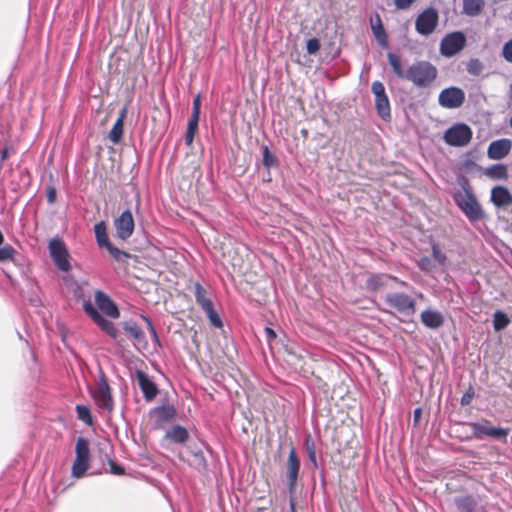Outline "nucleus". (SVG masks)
<instances>
[{"label": "nucleus", "instance_id": "7", "mask_svg": "<svg viewBox=\"0 0 512 512\" xmlns=\"http://www.w3.org/2000/svg\"><path fill=\"white\" fill-rule=\"evenodd\" d=\"M443 139L450 146L463 147L471 141L472 130L468 125L458 123L445 131Z\"/></svg>", "mask_w": 512, "mask_h": 512}, {"label": "nucleus", "instance_id": "50", "mask_svg": "<svg viewBox=\"0 0 512 512\" xmlns=\"http://www.w3.org/2000/svg\"><path fill=\"white\" fill-rule=\"evenodd\" d=\"M416 0H394L395 6L398 9L404 10L409 8Z\"/></svg>", "mask_w": 512, "mask_h": 512}, {"label": "nucleus", "instance_id": "38", "mask_svg": "<svg viewBox=\"0 0 512 512\" xmlns=\"http://www.w3.org/2000/svg\"><path fill=\"white\" fill-rule=\"evenodd\" d=\"M109 253L111 254V256L118 262H121L123 261L124 259L126 258H129L130 257V254L123 251V250H120L119 248L115 247L112 245V243L106 248Z\"/></svg>", "mask_w": 512, "mask_h": 512}, {"label": "nucleus", "instance_id": "11", "mask_svg": "<svg viewBox=\"0 0 512 512\" xmlns=\"http://www.w3.org/2000/svg\"><path fill=\"white\" fill-rule=\"evenodd\" d=\"M465 101L464 92L457 87H449L442 90L438 97V102L445 108H458Z\"/></svg>", "mask_w": 512, "mask_h": 512}, {"label": "nucleus", "instance_id": "19", "mask_svg": "<svg viewBox=\"0 0 512 512\" xmlns=\"http://www.w3.org/2000/svg\"><path fill=\"white\" fill-rule=\"evenodd\" d=\"M125 332L134 339V344L138 349H146L147 342L144 332L135 322H126L124 324Z\"/></svg>", "mask_w": 512, "mask_h": 512}, {"label": "nucleus", "instance_id": "46", "mask_svg": "<svg viewBox=\"0 0 512 512\" xmlns=\"http://www.w3.org/2000/svg\"><path fill=\"white\" fill-rule=\"evenodd\" d=\"M142 318L145 320V322L147 323V326H148V329L151 333V336L154 340V343L155 345L157 346H160V341H159V338H158V335H157V332L152 324V322L149 320V318L145 317V316H142Z\"/></svg>", "mask_w": 512, "mask_h": 512}, {"label": "nucleus", "instance_id": "2", "mask_svg": "<svg viewBox=\"0 0 512 512\" xmlns=\"http://www.w3.org/2000/svg\"><path fill=\"white\" fill-rule=\"evenodd\" d=\"M65 286L73 294V296L83 301L84 312L109 336L112 338L117 337V330L114 324L104 318L98 311V309L91 303L90 299L85 298L83 286L87 285V282L79 283L72 276H65L63 278Z\"/></svg>", "mask_w": 512, "mask_h": 512}, {"label": "nucleus", "instance_id": "45", "mask_svg": "<svg viewBox=\"0 0 512 512\" xmlns=\"http://www.w3.org/2000/svg\"><path fill=\"white\" fill-rule=\"evenodd\" d=\"M417 264L419 269L424 272H429L433 268V263L431 259L426 256L422 257Z\"/></svg>", "mask_w": 512, "mask_h": 512}, {"label": "nucleus", "instance_id": "57", "mask_svg": "<svg viewBox=\"0 0 512 512\" xmlns=\"http://www.w3.org/2000/svg\"><path fill=\"white\" fill-rule=\"evenodd\" d=\"M398 285L402 286V287H406L408 286V283L405 282V281H402L400 279H398V281H395Z\"/></svg>", "mask_w": 512, "mask_h": 512}, {"label": "nucleus", "instance_id": "48", "mask_svg": "<svg viewBox=\"0 0 512 512\" xmlns=\"http://www.w3.org/2000/svg\"><path fill=\"white\" fill-rule=\"evenodd\" d=\"M199 116L200 115H195V114H192L189 121H188V125H187V130L188 131H194L196 132L197 129H198V122H199Z\"/></svg>", "mask_w": 512, "mask_h": 512}, {"label": "nucleus", "instance_id": "31", "mask_svg": "<svg viewBox=\"0 0 512 512\" xmlns=\"http://www.w3.org/2000/svg\"><path fill=\"white\" fill-rule=\"evenodd\" d=\"M510 320L502 311H496L493 315V327L495 331H501L508 326Z\"/></svg>", "mask_w": 512, "mask_h": 512}, {"label": "nucleus", "instance_id": "59", "mask_svg": "<svg viewBox=\"0 0 512 512\" xmlns=\"http://www.w3.org/2000/svg\"><path fill=\"white\" fill-rule=\"evenodd\" d=\"M510 125H511V127H512V116H511V119H510Z\"/></svg>", "mask_w": 512, "mask_h": 512}, {"label": "nucleus", "instance_id": "43", "mask_svg": "<svg viewBox=\"0 0 512 512\" xmlns=\"http://www.w3.org/2000/svg\"><path fill=\"white\" fill-rule=\"evenodd\" d=\"M502 57L509 63H512V38L504 43L502 47Z\"/></svg>", "mask_w": 512, "mask_h": 512}, {"label": "nucleus", "instance_id": "44", "mask_svg": "<svg viewBox=\"0 0 512 512\" xmlns=\"http://www.w3.org/2000/svg\"><path fill=\"white\" fill-rule=\"evenodd\" d=\"M320 49V42L317 38H311L306 43V50L309 54H315Z\"/></svg>", "mask_w": 512, "mask_h": 512}, {"label": "nucleus", "instance_id": "3", "mask_svg": "<svg viewBox=\"0 0 512 512\" xmlns=\"http://www.w3.org/2000/svg\"><path fill=\"white\" fill-rule=\"evenodd\" d=\"M460 185L461 189L455 190L452 194L456 206L470 223L476 224L477 222L485 221L487 215L468 181L463 180Z\"/></svg>", "mask_w": 512, "mask_h": 512}, {"label": "nucleus", "instance_id": "23", "mask_svg": "<svg viewBox=\"0 0 512 512\" xmlns=\"http://www.w3.org/2000/svg\"><path fill=\"white\" fill-rule=\"evenodd\" d=\"M371 30L374 37L382 48L388 47V38L386 31L383 27L381 18L378 14L375 16V20H371Z\"/></svg>", "mask_w": 512, "mask_h": 512}, {"label": "nucleus", "instance_id": "13", "mask_svg": "<svg viewBox=\"0 0 512 512\" xmlns=\"http://www.w3.org/2000/svg\"><path fill=\"white\" fill-rule=\"evenodd\" d=\"M94 300L97 308L103 314L113 319L119 318L120 312L118 307L106 293L101 290L95 291Z\"/></svg>", "mask_w": 512, "mask_h": 512}, {"label": "nucleus", "instance_id": "34", "mask_svg": "<svg viewBox=\"0 0 512 512\" xmlns=\"http://www.w3.org/2000/svg\"><path fill=\"white\" fill-rule=\"evenodd\" d=\"M76 412L78 419L84 422L86 425L93 424V418L87 406L81 404L76 405Z\"/></svg>", "mask_w": 512, "mask_h": 512}, {"label": "nucleus", "instance_id": "58", "mask_svg": "<svg viewBox=\"0 0 512 512\" xmlns=\"http://www.w3.org/2000/svg\"><path fill=\"white\" fill-rule=\"evenodd\" d=\"M290 509H291V512H296L295 505H294L293 501L290 502Z\"/></svg>", "mask_w": 512, "mask_h": 512}, {"label": "nucleus", "instance_id": "28", "mask_svg": "<svg viewBox=\"0 0 512 512\" xmlns=\"http://www.w3.org/2000/svg\"><path fill=\"white\" fill-rule=\"evenodd\" d=\"M155 414L159 421L169 422L175 417L176 410L173 406L163 405L155 408Z\"/></svg>", "mask_w": 512, "mask_h": 512}, {"label": "nucleus", "instance_id": "40", "mask_svg": "<svg viewBox=\"0 0 512 512\" xmlns=\"http://www.w3.org/2000/svg\"><path fill=\"white\" fill-rule=\"evenodd\" d=\"M432 254L434 259L441 265H445L447 261L446 255L441 251L438 244L433 243L432 244Z\"/></svg>", "mask_w": 512, "mask_h": 512}, {"label": "nucleus", "instance_id": "51", "mask_svg": "<svg viewBox=\"0 0 512 512\" xmlns=\"http://www.w3.org/2000/svg\"><path fill=\"white\" fill-rule=\"evenodd\" d=\"M56 189L55 187L51 186L47 190V201L49 204H53L56 201Z\"/></svg>", "mask_w": 512, "mask_h": 512}, {"label": "nucleus", "instance_id": "9", "mask_svg": "<svg viewBox=\"0 0 512 512\" xmlns=\"http://www.w3.org/2000/svg\"><path fill=\"white\" fill-rule=\"evenodd\" d=\"M466 45L463 32L456 31L447 34L440 43V53L445 57H452L459 53Z\"/></svg>", "mask_w": 512, "mask_h": 512}, {"label": "nucleus", "instance_id": "32", "mask_svg": "<svg viewBox=\"0 0 512 512\" xmlns=\"http://www.w3.org/2000/svg\"><path fill=\"white\" fill-rule=\"evenodd\" d=\"M466 70L472 76H479L484 70V65L478 58H471L466 64Z\"/></svg>", "mask_w": 512, "mask_h": 512}, {"label": "nucleus", "instance_id": "47", "mask_svg": "<svg viewBox=\"0 0 512 512\" xmlns=\"http://www.w3.org/2000/svg\"><path fill=\"white\" fill-rule=\"evenodd\" d=\"M108 464L110 468V473L114 475H123L125 473L124 468L118 465L116 462L109 460Z\"/></svg>", "mask_w": 512, "mask_h": 512}, {"label": "nucleus", "instance_id": "33", "mask_svg": "<svg viewBox=\"0 0 512 512\" xmlns=\"http://www.w3.org/2000/svg\"><path fill=\"white\" fill-rule=\"evenodd\" d=\"M304 445H305V449H306V452L308 454L309 460L316 467L317 466L316 447H315L314 440H313V438H312V436L310 434H308L305 437Z\"/></svg>", "mask_w": 512, "mask_h": 512}, {"label": "nucleus", "instance_id": "55", "mask_svg": "<svg viewBox=\"0 0 512 512\" xmlns=\"http://www.w3.org/2000/svg\"><path fill=\"white\" fill-rule=\"evenodd\" d=\"M9 156V148L5 146L1 151L0 162L3 163Z\"/></svg>", "mask_w": 512, "mask_h": 512}, {"label": "nucleus", "instance_id": "30", "mask_svg": "<svg viewBox=\"0 0 512 512\" xmlns=\"http://www.w3.org/2000/svg\"><path fill=\"white\" fill-rule=\"evenodd\" d=\"M194 295L196 302L200 305L202 310L212 305L211 300L207 297L206 290L199 283L194 285Z\"/></svg>", "mask_w": 512, "mask_h": 512}, {"label": "nucleus", "instance_id": "27", "mask_svg": "<svg viewBox=\"0 0 512 512\" xmlns=\"http://www.w3.org/2000/svg\"><path fill=\"white\" fill-rule=\"evenodd\" d=\"M455 503L461 512H474L477 507V501L472 496L458 497Z\"/></svg>", "mask_w": 512, "mask_h": 512}, {"label": "nucleus", "instance_id": "29", "mask_svg": "<svg viewBox=\"0 0 512 512\" xmlns=\"http://www.w3.org/2000/svg\"><path fill=\"white\" fill-rule=\"evenodd\" d=\"M375 107L378 115L382 119L386 120L390 118V103L387 95L382 98L375 99Z\"/></svg>", "mask_w": 512, "mask_h": 512}, {"label": "nucleus", "instance_id": "22", "mask_svg": "<svg viewBox=\"0 0 512 512\" xmlns=\"http://www.w3.org/2000/svg\"><path fill=\"white\" fill-rule=\"evenodd\" d=\"M165 439L175 444H183L189 439V432L181 425H174L165 433Z\"/></svg>", "mask_w": 512, "mask_h": 512}, {"label": "nucleus", "instance_id": "6", "mask_svg": "<svg viewBox=\"0 0 512 512\" xmlns=\"http://www.w3.org/2000/svg\"><path fill=\"white\" fill-rule=\"evenodd\" d=\"M75 452L76 457L72 465V475L81 478L89 467L90 449L88 440L79 437L76 441Z\"/></svg>", "mask_w": 512, "mask_h": 512}, {"label": "nucleus", "instance_id": "24", "mask_svg": "<svg viewBox=\"0 0 512 512\" xmlns=\"http://www.w3.org/2000/svg\"><path fill=\"white\" fill-rule=\"evenodd\" d=\"M389 280L398 281V278L388 274H372L366 281V286L371 291H376L387 285Z\"/></svg>", "mask_w": 512, "mask_h": 512}, {"label": "nucleus", "instance_id": "56", "mask_svg": "<svg viewBox=\"0 0 512 512\" xmlns=\"http://www.w3.org/2000/svg\"><path fill=\"white\" fill-rule=\"evenodd\" d=\"M421 415V409L420 408H417L414 410V419L415 421H417V419L420 417Z\"/></svg>", "mask_w": 512, "mask_h": 512}, {"label": "nucleus", "instance_id": "10", "mask_svg": "<svg viewBox=\"0 0 512 512\" xmlns=\"http://www.w3.org/2000/svg\"><path fill=\"white\" fill-rule=\"evenodd\" d=\"M469 426L471 427L472 434L478 439L488 436L493 439L505 440L508 435L507 429L491 426L487 421L472 422Z\"/></svg>", "mask_w": 512, "mask_h": 512}, {"label": "nucleus", "instance_id": "49", "mask_svg": "<svg viewBox=\"0 0 512 512\" xmlns=\"http://www.w3.org/2000/svg\"><path fill=\"white\" fill-rule=\"evenodd\" d=\"M201 96L197 94L193 99L192 114L200 115Z\"/></svg>", "mask_w": 512, "mask_h": 512}, {"label": "nucleus", "instance_id": "52", "mask_svg": "<svg viewBox=\"0 0 512 512\" xmlns=\"http://www.w3.org/2000/svg\"><path fill=\"white\" fill-rule=\"evenodd\" d=\"M473 396H474V393H473L472 391H468V392H466V393L462 396V398H461V404H462V405H468V404H470V402H471V400H472Z\"/></svg>", "mask_w": 512, "mask_h": 512}, {"label": "nucleus", "instance_id": "20", "mask_svg": "<svg viewBox=\"0 0 512 512\" xmlns=\"http://www.w3.org/2000/svg\"><path fill=\"white\" fill-rule=\"evenodd\" d=\"M421 322L430 329H438L444 323V317L439 311L424 310L421 315Z\"/></svg>", "mask_w": 512, "mask_h": 512}, {"label": "nucleus", "instance_id": "54", "mask_svg": "<svg viewBox=\"0 0 512 512\" xmlns=\"http://www.w3.org/2000/svg\"><path fill=\"white\" fill-rule=\"evenodd\" d=\"M265 334H266V337H267V339H268L269 341H271V340H273V339H275V338H276V333H275V331H274L272 328H270V327H266V328H265Z\"/></svg>", "mask_w": 512, "mask_h": 512}, {"label": "nucleus", "instance_id": "5", "mask_svg": "<svg viewBox=\"0 0 512 512\" xmlns=\"http://www.w3.org/2000/svg\"><path fill=\"white\" fill-rule=\"evenodd\" d=\"M385 303L398 313L405 316H412L416 312L415 300L402 292H391L386 294Z\"/></svg>", "mask_w": 512, "mask_h": 512}, {"label": "nucleus", "instance_id": "42", "mask_svg": "<svg viewBox=\"0 0 512 512\" xmlns=\"http://www.w3.org/2000/svg\"><path fill=\"white\" fill-rule=\"evenodd\" d=\"M193 457H194V465L196 466V468L198 470H203L206 468V459L201 450L194 452Z\"/></svg>", "mask_w": 512, "mask_h": 512}, {"label": "nucleus", "instance_id": "37", "mask_svg": "<svg viewBox=\"0 0 512 512\" xmlns=\"http://www.w3.org/2000/svg\"><path fill=\"white\" fill-rule=\"evenodd\" d=\"M17 251L11 245L0 248V262L13 261Z\"/></svg>", "mask_w": 512, "mask_h": 512}, {"label": "nucleus", "instance_id": "25", "mask_svg": "<svg viewBox=\"0 0 512 512\" xmlns=\"http://www.w3.org/2000/svg\"><path fill=\"white\" fill-rule=\"evenodd\" d=\"M484 7V0H463L462 14L469 17H477L482 13Z\"/></svg>", "mask_w": 512, "mask_h": 512}, {"label": "nucleus", "instance_id": "21", "mask_svg": "<svg viewBox=\"0 0 512 512\" xmlns=\"http://www.w3.org/2000/svg\"><path fill=\"white\" fill-rule=\"evenodd\" d=\"M128 109L127 107H123L120 112L119 116L114 123L112 129L109 132V139L114 144H117L120 142L122 135H123V126H124V120L127 116Z\"/></svg>", "mask_w": 512, "mask_h": 512}, {"label": "nucleus", "instance_id": "12", "mask_svg": "<svg viewBox=\"0 0 512 512\" xmlns=\"http://www.w3.org/2000/svg\"><path fill=\"white\" fill-rule=\"evenodd\" d=\"M114 226L116 229V235L119 239L126 240L130 238L135 227L132 212L129 209L123 211L115 220Z\"/></svg>", "mask_w": 512, "mask_h": 512}, {"label": "nucleus", "instance_id": "35", "mask_svg": "<svg viewBox=\"0 0 512 512\" xmlns=\"http://www.w3.org/2000/svg\"><path fill=\"white\" fill-rule=\"evenodd\" d=\"M203 311L206 313L211 325L216 328H222L223 322L218 313L214 310L213 304L208 308L203 309Z\"/></svg>", "mask_w": 512, "mask_h": 512}, {"label": "nucleus", "instance_id": "4", "mask_svg": "<svg viewBox=\"0 0 512 512\" xmlns=\"http://www.w3.org/2000/svg\"><path fill=\"white\" fill-rule=\"evenodd\" d=\"M48 250L50 257L58 270L69 272L72 269L69 251L61 238H52L48 243Z\"/></svg>", "mask_w": 512, "mask_h": 512}, {"label": "nucleus", "instance_id": "1", "mask_svg": "<svg viewBox=\"0 0 512 512\" xmlns=\"http://www.w3.org/2000/svg\"><path fill=\"white\" fill-rule=\"evenodd\" d=\"M387 59L394 74L398 78L407 80L418 88L431 86L438 74L437 68L428 61H416L407 69H404L401 59L397 54L389 52Z\"/></svg>", "mask_w": 512, "mask_h": 512}, {"label": "nucleus", "instance_id": "53", "mask_svg": "<svg viewBox=\"0 0 512 512\" xmlns=\"http://www.w3.org/2000/svg\"><path fill=\"white\" fill-rule=\"evenodd\" d=\"M195 133L196 132H194V131L186 130L185 143H186L187 146H190L193 143V139H194Z\"/></svg>", "mask_w": 512, "mask_h": 512}, {"label": "nucleus", "instance_id": "41", "mask_svg": "<svg viewBox=\"0 0 512 512\" xmlns=\"http://www.w3.org/2000/svg\"><path fill=\"white\" fill-rule=\"evenodd\" d=\"M371 91L375 96V99L382 98L386 94L385 87L382 82L380 81H374L371 85Z\"/></svg>", "mask_w": 512, "mask_h": 512}, {"label": "nucleus", "instance_id": "8", "mask_svg": "<svg viewBox=\"0 0 512 512\" xmlns=\"http://www.w3.org/2000/svg\"><path fill=\"white\" fill-rule=\"evenodd\" d=\"M439 22V15L435 8L429 7L420 13L415 21L416 31L423 36L432 34Z\"/></svg>", "mask_w": 512, "mask_h": 512}, {"label": "nucleus", "instance_id": "17", "mask_svg": "<svg viewBox=\"0 0 512 512\" xmlns=\"http://www.w3.org/2000/svg\"><path fill=\"white\" fill-rule=\"evenodd\" d=\"M94 399L98 407L107 412L113 409V400L107 383H103L94 393Z\"/></svg>", "mask_w": 512, "mask_h": 512}, {"label": "nucleus", "instance_id": "39", "mask_svg": "<svg viewBox=\"0 0 512 512\" xmlns=\"http://www.w3.org/2000/svg\"><path fill=\"white\" fill-rule=\"evenodd\" d=\"M277 162V159L276 157L270 152L269 148L267 146H265L263 148V165L267 168V169H270L271 167H273Z\"/></svg>", "mask_w": 512, "mask_h": 512}, {"label": "nucleus", "instance_id": "15", "mask_svg": "<svg viewBox=\"0 0 512 512\" xmlns=\"http://www.w3.org/2000/svg\"><path fill=\"white\" fill-rule=\"evenodd\" d=\"M510 150L511 141L509 139H500L490 143L487 154L490 159L500 160L507 156Z\"/></svg>", "mask_w": 512, "mask_h": 512}, {"label": "nucleus", "instance_id": "26", "mask_svg": "<svg viewBox=\"0 0 512 512\" xmlns=\"http://www.w3.org/2000/svg\"><path fill=\"white\" fill-rule=\"evenodd\" d=\"M94 233L97 244L100 248H107L111 244L107 235L106 224L104 221H100L95 224Z\"/></svg>", "mask_w": 512, "mask_h": 512}, {"label": "nucleus", "instance_id": "36", "mask_svg": "<svg viewBox=\"0 0 512 512\" xmlns=\"http://www.w3.org/2000/svg\"><path fill=\"white\" fill-rule=\"evenodd\" d=\"M488 175L496 179L504 178L507 175V168L503 164L493 165L488 169Z\"/></svg>", "mask_w": 512, "mask_h": 512}, {"label": "nucleus", "instance_id": "18", "mask_svg": "<svg viewBox=\"0 0 512 512\" xmlns=\"http://www.w3.org/2000/svg\"><path fill=\"white\" fill-rule=\"evenodd\" d=\"M287 467H288L289 489H290V491H293L296 486V483H297L298 473H299V469H300V460H299L294 448L290 449Z\"/></svg>", "mask_w": 512, "mask_h": 512}, {"label": "nucleus", "instance_id": "14", "mask_svg": "<svg viewBox=\"0 0 512 512\" xmlns=\"http://www.w3.org/2000/svg\"><path fill=\"white\" fill-rule=\"evenodd\" d=\"M135 377L145 400H153L158 394V388L156 384L148 377L145 372L141 370H137L135 372Z\"/></svg>", "mask_w": 512, "mask_h": 512}, {"label": "nucleus", "instance_id": "16", "mask_svg": "<svg viewBox=\"0 0 512 512\" xmlns=\"http://www.w3.org/2000/svg\"><path fill=\"white\" fill-rule=\"evenodd\" d=\"M491 202L497 208H504L512 204V194L504 186H495L491 190Z\"/></svg>", "mask_w": 512, "mask_h": 512}]
</instances>
